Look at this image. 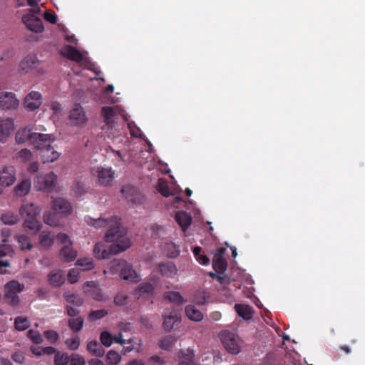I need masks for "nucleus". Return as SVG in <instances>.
<instances>
[{
	"label": "nucleus",
	"mask_w": 365,
	"mask_h": 365,
	"mask_svg": "<svg viewBox=\"0 0 365 365\" xmlns=\"http://www.w3.org/2000/svg\"><path fill=\"white\" fill-rule=\"evenodd\" d=\"M176 338L173 336H165L160 341V347L164 350L170 349L175 343Z\"/></svg>",
	"instance_id": "42"
},
{
	"label": "nucleus",
	"mask_w": 365,
	"mask_h": 365,
	"mask_svg": "<svg viewBox=\"0 0 365 365\" xmlns=\"http://www.w3.org/2000/svg\"><path fill=\"white\" fill-rule=\"evenodd\" d=\"M165 250L167 256L170 258H175L180 255L179 248L173 242L166 243Z\"/></svg>",
	"instance_id": "43"
},
{
	"label": "nucleus",
	"mask_w": 365,
	"mask_h": 365,
	"mask_svg": "<svg viewBox=\"0 0 365 365\" xmlns=\"http://www.w3.org/2000/svg\"><path fill=\"white\" fill-rule=\"evenodd\" d=\"M91 296L96 301L101 302L106 300V297L103 296V294H101V292L98 289L93 290L91 294Z\"/></svg>",
	"instance_id": "62"
},
{
	"label": "nucleus",
	"mask_w": 365,
	"mask_h": 365,
	"mask_svg": "<svg viewBox=\"0 0 365 365\" xmlns=\"http://www.w3.org/2000/svg\"><path fill=\"white\" fill-rule=\"evenodd\" d=\"M49 140L47 142L39 141L35 148L40 151V155L43 163H52L58 160L61 153L54 150L51 146V143L54 142L55 138L53 135H49Z\"/></svg>",
	"instance_id": "3"
},
{
	"label": "nucleus",
	"mask_w": 365,
	"mask_h": 365,
	"mask_svg": "<svg viewBox=\"0 0 365 365\" xmlns=\"http://www.w3.org/2000/svg\"><path fill=\"white\" fill-rule=\"evenodd\" d=\"M220 339L225 349L232 354H237L240 351L239 337L235 334L229 331L220 332Z\"/></svg>",
	"instance_id": "5"
},
{
	"label": "nucleus",
	"mask_w": 365,
	"mask_h": 365,
	"mask_svg": "<svg viewBox=\"0 0 365 365\" xmlns=\"http://www.w3.org/2000/svg\"><path fill=\"white\" fill-rule=\"evenodd\" d=\"M25 289V285L16 279H12L4 285V299L6 304L13 307L20 304L19 294Z\"/></svg>",
	"instance_id": "2"
},
{
	"label": "nucleus",
	"mask_w": 365,
	"mask_h": 365,
	"mask_svg": "<svg viewBox=\"0 0 365 365\" xmlns=\"http://www.w3.org/2000/svg\"><path fill=\"white\" fill-rule=\"evenodd\" d=\"M60 256L66 262H71L77 257V252L73 250L71 243L65 245L60 251Z\"/></svg>",
	"instance_id": "27"
},
{
	"label": "nucleus",
	"mask_w": 365,
	"mask_h": 365,
	"mask_svg": "<svg viewBox=\"0 0 365 365\" xmlns=\"http://www.w3.org/2000/svg\"><path fill=\"white\" fill-rule=\"evenodd\" d=\"M69 361L71 362V359L67 354L57 351L54 356L55 365H67Z\"/></svg>",
	"instance_id": "41"
},
{
	"label": "nucleus",
	"mask_w": 365,
	"mask_h": 365,
	"mask_svg": "<svg viewBox=\"0 0 365 365\" xmlns=\"http://www.w3.org/2000/svg\"><path fill=\"white\" fill-rule=\"evenodd\" d=\"M107 314L108 312L106 309H98L96 311H92L89 314L88 318L91 320H96L103 318Z\"/></svg>",
	"instance_id": "51"
},
{
	"label": "nucleus",
	"mask_w": 365,
	"mask_h": 365,
	"mask_svg": "<svg viewBox=\"0 0 365 365\" xmlns=\"http://www.w3.org/2000/svg\"><path fill=\"white\" fill-rule=\"evenodd\" d=\"M16 180V170L14 166H4L0 171V185L10 186Z\"/></svg>",
	"instance_id": "14"
},
{
	"label": "nucleus",
	"mask_w": 365,
	"mask_h": 365,
	"mask_svg": "<svg viewBox=\"0 0 365 365\" xmlns=\"http://www.w3.org/2000/svg\"><path fill=\"white\" fill-rule=\"evenodd\" d=\"M96 173L100 185L103 186L111 185L115 173L111 168L98 167Z\"/></svg>",
	"instance_id": "16"
},
{
	"label": "nucleus",
	"mask_w": 365,
	"mask_h": 365,
	"mask_svg": "<svg viewBox=\"0 0 365 365\" xmlns=\"http://www.w3.org/2000/svg\"><path fill=\"white\" fill-rule=\"evenodd\" d=\"M262 365H280L274 354H267L263 360Z\"/></svg>",
	"instance_id": "53"
},
{
	"label": "nucleus",
	"mask_w": 365,
	"mask_h": 365,
	"mask_svg": "<svg viewBox=\"0 0 365 365\" xmlns=\"http://www.w3.org/2000/svg\"><path fill=\"white\" fill-rule=\"evenodd\" d=\"M76 264L81 267L83 270H91L95 267L93 260L90 258L78 259Z\"/></svg>",
	"instance_id": "44"
},
{
	"label": "nucleus",
	"mask_w": 365,
	"mask_h": 365,
	"mask_svg": "<svg viewBox=\"0 0 365 365\" xmlns=\"http://www.w3.org/2000/svg\"><path fill=\"white\" fill-rule=\"evenodd\" d=\"M70 365H85V360L78 354H72Z\"/></svg>",
	"instance_id": "56"
},
{
	"label": "nucleus",
	"mask_w": 365,
	"mask_h": 365,
	"mask_svg": "<svg viewBox=\"0 0 365 365\" xmlns=\"http://www.w3.org/2000/svg\"><path fill=\"white\" fill-rule=\"evenodd\" d=\"M19 212L22 217H33L40 214L41 209L33 202H26L21 206Z\"/></svg>",
	"instance_id": "20"
},
{
	"label": "nucleus",
	"mask_w": 365,
	"mask_h": 365,
	"mask_svg": "<svg viewBox=\"0 0 365 365\" xmlns=\"http://www.w3.org/2000/svg\"><path fill=\"white\" fill-rule=\"evenodd\" d=\"M163 326L166 331H170L175 324L181 321L179 312L174 309H166L163 313Z\"/></svg>",
	"instance_id": "6"
},
{
	"label": "nucleus",
	"mask_w": 365,
	"mask_h": 365,
	"mask_svg": "<svg viewBox=\"0 0 365 365\" xmlns=\"http://www.w3.org/2000/svg\"><path fill=\"white\" fill-rule=\"evenodd\" d=\"M155 287L150 282H142L135 289L134 294L138 298L148 299L154 294Z\"/></svg>",
	"instance_id": "17"
},
{
	"label": "nucleus",
	"mask_w": 365,
	"mask_h": 365,
	"mask_svg": "<svg viewBox=\"0 0 365 365\" xmlns=\"http://www.w3.org/2000/svg\"><path fill=\"white\" fill-rule=\"evenodd\" d=\"M43 334L44 336L52 344L56 343L59 339L58 332L54 330H46L44 331Z\"/></svg>",
	"instance_id": "52"
},
{
	"label": "nucleus",
	"mask_w": 365,
	"mask_h": 365,
	"mask_svg": "<svg viewBox=\"0 0 365 365\" xmlns=\"http://www.w3.org/2000/svg\"><path fill=\"white\" fill-rule=\"evenodd\" d=\"M175 218L184 232L187 229L192 222L191 215L184 211L178 212L175 214Z\"/></svg>",
	"instance_id": "25"
},
{
	"label": "nucleus",
	"mask_w": 365,
	"mask_h": 365,
	"mask_svg": "<svg viewBox=\"0 0 365 365\" xmlns=\"http://www.w3.org/2000/svg\"><path fill=\"white\" fill-rule=\"evenodd\" d=\"M192 353L183 354L182 360L178 365H193L192 362Z\"/></svg>",
	"instance_id": "58"
},
{
	"label": "nucleus",
	"mask_w": 365,
	"mask_h": 365,
	"mask_svg": "<svg viewBox=\"0 0 365 365\" xmlns=\"http://www.w3.org/2000/svg\"><path fill=\"white\" fill-rule=\"evenodd\" d=\"M66 310L67 315L71 317V318H75V317H77L80 313V311L78 309L73 307L71 305H66Z\"/></svg>",
	"instance_id": "59"
},
{
	"label": "nucleus",
	"mask_w": 365,
	"mask_h": 365,
	"mask_svg": "<svg viewBox=\"0 0 365 365\" xmlns=\"http://www.w3.org/2000/svg\"><path fill=\"white\" fill-rule=\"evenodd\" d=\"M70 120L75 125H81L86 122L87 118L85 111L80 104H75L74 107L71 110Z\"/></svg>",
	"instance_id": "18"
},
{
	"label": "nucleus",
	"mask_w": 365,
	"mask_h": 365,
	"mask_svg": "<svg viewBox=\"0 0 365 365\" xmlns=\"http://www.w3.org/2000/svg\"><path fill=\"white\" fill-rule=\"evenodd\" d=\"M48 281L53 287H60L65 282L64 274L61 270H53L48 275Z\"/></svg>",
	"instance_id": "24"
},
{
	"label": "nucleus",
	"mask_w": 365,
	"mask_h": 365,
	"mask_svg": "<svg viewBox=\"0 0 365 365\" xmlns=\"http://www.w3.org/2000/svg\"><path fill=\"white\" fill-rule=\"evenodd\" d=\"M31 189V182L28 179L23 180L15 187V192L18 196H25Z\"/></svg>",
	"instance_id": "33"
},
{
	"label": "nucleus",
	"mask_w": 365,
	"mask_h": 365,
	"mask_svg": "<svg viewBox=\"0 0 365 365\" xmlns=\"http://www.w3.org/2000/svg\"><path fill=\"white\" fill-rule=\"evenodd\" d=\"M56 180L57 176L51 172L46 175H38L35 183L38 190L48 192L56 186Z\"/></svg>",
	"instance_id": "8"
},
{
	"label": "nucleus",
	"mask_w": 365,
	"mask_h": 365,
	"mask_svg": "<svg viewBox=\"0 0 365 365\" xmlns=\"http://www.w3.org/2000/svg\"><path fill=\"white\" fill-rule=\"evenodd\" d=\"M19 158L23 160H29L31 157V152L28 149H22L18 153Z\"/></svg>",
	"instance_id": "60"
},
{
	"label": "nucleus",
	"mask_w": 365,
	"mask_h": 365,
	"mask_svg": "<svg viewBox=\"0 0 365 365\" xmlns=\"http://www.w3.org/2000/svg\"><path fill=\"white\" fill-rule=\"evenodd\" d=\"M14 129V121L11 118L0 120V142H4Z\"/></svg>",
	"instance_id": "19"
},
{
	"label": "nucleus",
	"mask_w": 365,
	"mask_h": 365,
	"mask_svg": "<svg viewBox=\"0 0 365 365\" xmlns=\"http://www.w3.org/2000/svg\"><path fill=\"white\" fill-rule=\"evenodd\" d=\"M28 337L35 344H41L43 341L41 334L38 331L30 329L28 333Z\"/></svg>",
	"instance_id": "48"
},
{
	"label": "nucleus",
	"mask_w": 365,
	"mask_h": 365,
	"mask_svg": "<svg viewBox=\"0 0 365 365\" xmlns=\"http://www.w3.org/2000/svg\"><path fill=\"white\" fill-rule=\"evenodd\" d=\"M122 193L125 199L133 204H140L143 201V197L138 190L130 185H125L121 190Z\"/></svg>",
	"instance_id": "15"
},
{
	"label": "nucleus",
	"mask_w": 365,
	"mask_h": 365,
	"mask_svg": "<svg viewBox=\"0 0 365 365\" xmlns=\"http://www.w3.org/2000/svg\"><path fill=\"white\" fill-rule=\"evenodd\" d=\"M128 297L123 293H118L114 298V303L117 306H123L127 303Z\"/></svg>",
	"instance_id": "55"
},
{
	"label": "nucleus",
	"mask_w": 365,
	"mask_h": 365,
	"mask_svg": "<svg viewBox=\"0 0 365 365\" xmlns=\"http://www.w3.org/2000/svg\"><path fill=\"white\" fill-rule=\"evenodd\" d=\"M49 140L48 134L34 133L29 128H24L19 130L16 134V140L18 143L22 144L29 141L35 147L39 141L48 142Z\"/></svg>",
	"instance_id": "4"
},
{
	"label": "nucleus",
	"mask_w": 365,
	"mask_h": 365,
	"mask_svg": "<svg viewBox=\"0 0 365 365\" xmlns=\"http://www.w3.org/2000/svg\"><path fill=\"white\" fill-rule=\"evenodd\" d=\"M55 236L50 231L43 230L39 234L38 242L42 247L48 248L53 244Z\"/></svg>",
	"instance_id": "26"
},
{
	"label": "nucleus",
	"mask_w": 365,
	"mask_h": 365,
	"mask_svg": "<svg viewBox=\"0 0 365 365\" xmlns=\"http://www.w3.org/2000/svg\"><path fill=\"white\" fill-rule=\"evenodd\" d=\"M158 190L165 197H168L173 195L168 184L162 180H158Z\"/></svg>",
	"instance_id": "47"
},
{
	"label": "nucleus",
	"mask_w": 365,
	"mask_h": 365,
	"mask_svg": "<svg viewBox=\"0 0 365 365\" xmlns=\"http://www.w3.org/2000/svg\"><path fill=\"white\" fill-rule=\"evenodd\" d=\"M117 107H103L101 113L103 117V121L107 124H111L113 122V118L116 114Z\"/></svg>",
	"instance_id": "32"
},
{
	"label": "nucleus",
	"mask_w": 365,
	"mask_h": 365,
	"mask_svg": "<svg viewBox=\"0 0 365 365\" xmlns=\"http://www.w3.org/2000/svg\"><path fill=\"white\" fill-rule=\"evenodd\" d=\"M86 222L96 229L106 228V242H97L93 252L98 259H108L111 255L123 252L130 247V240L126 236L120 219L116 215L103 216L94 219L90 216L85 217Z\"/></svg>",
	"instance_id": "1"
},
{
	"label": "nucleus",
	"mask_w": 365,
	"mask_h": 365,
	"mask_svg": "<svg viewBox=\"0 0 365 365\" xmlns=\"http://www.w3.org/2000/svg\"><path fill=\"white\" fill-rule=\"evenodd\" d=\"M63 298L66 299L68 305H74L76 307H81L83 304V299L78 294L71 293L70 292H65L63 294Z\"/></svg>",
	"instance_id": "29"
},
{
	"label": "nucleus",
	"mask_w": 365,
	"mask_h": 365,
	"mask_svg": "<svg viewBox=\"0 0 365 365\" xmlns=\"http://www.w3.org/2000/svg\"><path fill=\"white\" fill-rule=\"evenodd\" d=\"M165 298L178 305L182 304L186 301L178 292L170 291L165 293Z\"/></svg>",
	"instance_id": "34"
},
{
	"label": "nucleus",
	"mask_w": 365,
	"mask_h": 365,
	"mask_svg": "<svg viewBox=\"0 0 365 365\" xmlns=\"http://www.w3.org/2000/svg\"><path fill=\"white\" fill-rule=\"evenodd\" d=\"M106 359L109 364L116 365L120 362L121 356L117 351L110 350L106 355Z\"/></svg>",
	"instance_id": "46"
},
{
	"label": "nucleus",
	"mask_w": 365,
	"mask_h": 365,
	"mask_svg": "<svg viewBox=\"0 0 365 365\" xmlns=\"http://www.w3.org/2000/svg\"><path fill=\"white\" fill-rule=\"evenodd\" d=\"M87 350L97 357L103 356L105 354V349L103 348L102 345L96 340L88 342Z\"/></svg>",
	"instance_id": "30"
},
{
	"label": "nucleus",
	"mask_w": 365,
	"mask_h": 365,
	"mask_svg": "<svg viewBox=\"0 0 365 365\" xmlns=\"http://www.w3.org/2000/svg\"><path fill=\"white\" fill-rule=\"evenodd\" d=\"M62 54L68 59L78 63L82 61L83 58V54L78 49L69 45L65 46Z\"/></svg>",
	"instance_id": "22"
},
{
	"label": "nucleus",
	"mask_w": 365,
	"mask_h": 365,
	"mask_svg": "<svg viewBox=\"0 0 365 365\" xmlns=\"http://www.w3.org/2000/svg\"><path fill=\"white\" fill-rule=\"evenodd\" d=\"M1 221L4 225H13L19 222V219L17 215H14L12 212H6L1 215Z\"/></svg>",
	"instance_id": "37"
},
{
	"label": "nucleus",
	"mask_w": 365,
	"mask_h": 365,
	"mask_svg": "<svg viewBox=\"0 0 365 365\" xmlns=\"http://www.w3.org/2000/svg\"><path fill=\"white\" fill-rule=\"evenodd\" d=\"M56 240L61 244L71 243L69 240V236L66 233H59L56 235Z\"/></svg>",
	"instance_id": "61"
},
{
	"label": "nucleus",
	"mask_w": 365,
	"mask_h": 365,
	"mask_svg": "<svg viewBox=\"0 0 365 365\" xmlns=\"http://www.w3.org/2000/svg\"><path fill=\"white\" fill-rule=\"evenodd\" d=\"M19 100L11 92L0 93V108L3 110L15 109L19 106Z\"/></svg>",
	"instance_id": "11"
},
{
	"label": "nucleus",
	"mask_w": 365,
	"mask_h": 365,
	"mask_svg": "<svg viewBox=\"0 0 365 365\" xmlns=\"http://www.w3.org/2000/svg\"><path fill=\"white\" fill-rule=\"evenodd\" d=\"M24 225L25 227L36 232L40 230L42 226L41 222L36 219V217L25 218Z\"/></svg>",
	"instance_id": "36"
},
{
	"label": "nucleus",
	"mask_w": 365,
	"mask_h": 365,
	"mask_svg": "<svg viewBox=\"0 0 365 365\" xmlns=\"http://www.w3.org/2000/svg\"><path fill=\"white\" fill-rule=\"evenodd\" d=\"M79 270L77 268H72L68 271V279L70 283L74 284L78 280Z\"/></svg>",
	"instance_id": "54"
},
{
	"label": "nucleus",
	"mask_w": 365,
	"mask_h": 365,
	"mask_svg": "<svg viewBox=\"0 0 365 365\" xmlns=\"http://www.w3.org/2000/svg\"><path fill=\"white\" fill-rule=\"evenodd\" d=\"M235 309L237 314L245 319H249L252 317V308L249 305L236 304Z\"/></svg>",
	"instance_id": "31"
},
{
	"label": "nucleus",
	"mask_w": 365,
	"mask_h": 365,
	"mask_svg": "<svg viewBox=\"0 0 365 365\" xmlns=\"http://www.w3.org/2000/svg\"><path fill=\"white\" fill-rule=\"evenodd\" d=\"M22 21L28 29L36 33H40L43 30V22L41 19L34 14H24L22 16Z\"/></svg>",
	"instance_id": "12"
},
{
	"label": "nucleus",
	"mask_w": 365,
	"mask_h": 365,
	"mask_svg": "<svg viewBox=\"0 0 365 365\" xmlns=\"http://www.w3.org/2000/svg\"><path fill=\"white\" fill-rule=\"evenodd\" d=\"M42 104L41 94L37 91L30 92L24 101V107L31 111H34L41 106Z\"/></svg>",
	"instance_id": "13"
},
{
	"label": "nucleus",
	"mask_w": 365,
	"mask_h": 365,
	"mask_svg": "<svg viewBox=\"0 0 365 365\" xmlns=\"http://www.w3.org/2000/svg\"><path fill=\"white\" fill-rule=\"evenodd\" d=\"M38 61L34 55L26 56L19 63V68L20 71L27 73L29 71L36 68Z\"/></svg>",
	"instance_id": "23"
},
{
	"label": "nucleus",
	"mask_w": 365,
	"mask_h": 365,
	"mask_svg": "<svg viewBox=\"0 0 365 365\" xmlns=\"http://www.w3.org/2000/svg\"><path fill=\"white\" fill-rule=\"evenodd\" d=\"M158 269L163 277L172 278L177 274L178 269L172 262H165L159 264Z\"/></svg>",
	"instance_id": "21"
},
{
	"label": "nucleus",
	"mask_w": 365,
	"mask_h": 365,
	"mask_svg": "<svg viewBox=\"0 0 365 365\" xmlns=\"http://www.w3.org/2000/svg\"><path fill=\"white\" fill-rule=\"evenodd\" d=\"M66 344L70 350H76L78 349L80 345V339L78 336L68 339L66 341Z\"/></svg>",
	"instance_id": "50"
},
{
	"label": "nucleus",
	"mask_w": 365,
	"mask_h": 365,
	"mask_svg": "<svg viewBox=\"0 0 365 365\" xmlns=\"http://www.w3.org/2000/svg\"><path fill=\"white\" fill-rule=\"evenodd\" d=\"M100 340L103 345L109 347L113 343V336L108 331H103L101 334Z\"/></svg>",
	"instance_id": "49"
},
{
	"label": "nucleus",
	"mask_w": 365,
	"mask_h": 365,
	"mask_svg": "<svg viewBox=\"0 0 365 365\" xmlns=\"http://www.w3.org/2000/svg\"><path fill=\"white\" fill-rule=\"evenodd\" d=\"M15 329L18 331H24L30 327V322L26 317H17L14 321Z\"/></svg>",
	"instance_id": "38"
},
{
	"label": "nucleus",
	"mask_w": 365,
	"mask_h": 365,
	"mask_svg": "<svg viewBox=\"0 0 365 365\" xmlns=\"http://www.w3.org/2000/svg\"><path fill=\"white\" fill-rule=\"evenodd\" d=\"M52 209L58 215L67 216L73 211V207L70 202L62 198H54L52 201Z\"/></svg>",
	"instance_id": "10"
},
{
	"label": "nucleus",
	"mask_w": 365,
	"mask_h": 365,
	"mask_svg": "<svg viewBox=\"0 0 365 365\" xmlns=\"http://www.w3.org/2000/svg\"><path fill=\"white\" fill-rule=\"evenodd\" d=\"M128 128L130 129V135L133 137H140V130L136 127L135 125H132L130 123H128Z\"/></svg>",
	"instance_id": "64"
},
{
	"label": "nucleus",
	"mask_w": 365,
	"mask_h": 365,
	"mask_svg": "<svg viewBox=\"0 0 365 365\" xmlns=\"http://www.w3.org/2000/svg\"><path fill=\"white\" fill-rule=\"evenodd\" d=\"M193 302L197 305H204L207 302V296L204 291L197 290L193 296Z\"/></svg>",
	"instance_id": "45"
},
{
	"label": "nucleus",
	"mask_w": 365,
	"mask_h": 365,
	"mask_svg": "<svg viewBox=\"0 0 365 365\" xmlns=\"http://www.w3.org/2000/svg\"><path fill=\"white\" fill-rule=\"evenodd\" d=\"M113 263L120 268V275L123 279L131 282H137L138 280L139 275L130 264L125 260H117Z\"/></svg>",
	"instance_id": "7"
},
{
	"label": "nucleus",
	"mask_w": 365,
	"mask_h": 365,
	"mask_svg": "<svg viewBox=\"0 0 365 365\" xmlns=\"http://www.w3.org/2000/svg\"><path fill=\"white\" fill-rule=\"evenodd\" d=\"M186 316L192 321L200 322L203 319L202 312L193 305H187L185 309Z\"/></svg>",
	"instance_id": "28"
},
{
	"label": "nucleus",
	"mask_w": 365,
	"mask_h": 365,
	"mask_svg": "<svg viewBox=\"0 0 365 365\" xmlns=\"http://www.w3.org/2000/svg\"><path fill=\"white\" fill-rule=\"evenodd\" d=\"M226 250L224 247L217 248L212 259V267L218 274H223L227 267V263L224 258Z\"/></svg>",
	"instance_id": "9"
},
{
	"label": "nucleus",
	"mask_w": 365,
	"mask_h": 365,
	"mask_svg": "<svg viewBox=\"0 0 365 365\" xmlns=\"http://www.w3.org/2000/svg\"><path fill=\"white\" fill-rule=\"evenodd\" d=\"M44 18L47 21L51 24H56L57 21V16L54 13L46 12L44 14Z\"/></svg>",
	"instance_id": "63"
},
{
	"label": "nucleus",
	"mask_w": 365,
	"mask_h": 365,
	"mask_svg": "<svg viewBox=\"0 0 365 365\" xmlns=\"http://www.w3.org/2000/svg\"><path fill=\"white\" fill-rule=\"evenodd\" d=\"M84 324V319L81 317H78L76 318H71L68 319V324L69 328L75 331L78 332L80 331Z\"/></svg>",
	"instance_id": "35"
},
{
	"label": "nucleus",
	"mask_w": 365,
	"mask_h": 365,
	"mask_svg": "<svg viewBox=\"0 0 365 365\" xmlns=\"http://www.w3.org/2000/svg\"><path fill=\"white\" fill-rule=\"evenodd\" d=\"M11 359L18 364H23L25 360V356L23 352L21 351H15L11 355Z\"/></svg>",
	"instance_id": "57"
},
{
	"label": "nucleus",
	"mask_w": 365,
	"mask_h": 365,
	"mask_svg": "<svg viewBox=\"0 0 365 365\" xmlns=\"http://www.w3.org/2000/svg\"><path fill=\"white\" fill-rule=\"evenodd\" d=\"M43 221L46 224L52 227H56L59 225L58 214L55 212L53 213L51 212H45L43 214Z\"/></svg>",
	"instance_id": "40"
},
{
	"label": "nucleus",
	"mask_w": 365,
	"mask_h": 365,
	"mask_svg": "<svg viewBox=\"0 0 365 365\" xmlns=\"http://www.w3.org/2000/svg\"><path fill=\"white\" fill-rule=\"evenodd\" d=\"M16 239L22 250H29L32 248L33 245L30 242L29 237L26 235L23 234L17 235L16 236Z\"/></svg>",
	"instance_id": "39"
}]
</instances>
